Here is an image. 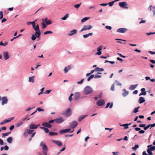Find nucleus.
Wrapping results in <instances>:
<instances>
[{"label": "nucleus", "mask_w": 155, "mask_h": 155, "mask_svg": "<svg viewBox=\"0 0 155 155\" xmlns=\"http://www.w3.org/2000/svg\"><path fill=\"white\" fill-rule=\"evenodd\" d=\"M40 145L42 147L43 153L45 155H48L47 152L48 151V148L45 144L41 142L40 143Z\"/></svg>", "instance_id": "nucleus-1"}, {"label": "nucleus", "mask_w": 155, "mask_h": 155, "mask_svg": "<svg viewBox=\"0 0 155 155\" xmlns=\"http://www.w3.org/2000/svg\"><path fill=\"white\" fill-rule=\"evenodd\" d=\"M93 91L92 88L89 86H87L84 88L83 93L84 94L87 95L91 93Z\"/></svg>", "instance_id": "nucleus-2"}, {"label": "nucleus", "mask_w": 155, "mask_h": 155, "mask_svg": "<svg viewBox=\"0 0 155 155\" xmlns=\"http://www.w3.org/2000/svg\"><path fill=\"white\" fill-rule=\"evenodd\" d=\"M35 31V34L37 38H39L41 35V32L39 28V25L38 24L36 25V26L33 28Z\"/></svg>", "instance_id": "nucleus-3"}, {"label": "nucleus", "mask_w": 155, "mask_h": 155, "mask_svg": "<svg viewBox=\"0 0 155 155\" xmlns=\"http://www.w3.org/2000/svg\"><path fill=\"white\" fill-rule=\"evenodd\" d=\"M71 109L68 108L67 110L63 113V115L66 117H69L71 115Z\"/></svg>", "instance_id": "nucleus-4"}, {"label": "nucleus", "mask_w": 155, "mask_h": 155, "mask_svg": "<svg viewBox=\"0 0 155 155\" xmlns=\"http://www.w3.org/2000/svg\"><path fill=\"white\" fill-rule=\"evenodd\" d=\"M93 27L91 25H84L83 28L80 30V32H81L84 31L86 30H88L91 29Z\"/></svg>", "instance_id": "nucleus-5"}, {"label": "nucleus", "mask_w": 155, "mask_h": 155, "mask_svg": "<svg viewBox=\"0 0 155 155\" xmlns=\"http://www.w3.org/2000/svg\"><path fill=\"white\" fill-rule=\"evenodd\" d=\"M119 5L121 8H128V7L126 6L128 5L126 2H119Z\"/></svg>", "instance_id": "nucleus-6"}, {"label": "nucleus", "mask_w": 155, "mask_h": 155, "mask_svg": "<svg viewBox=\"0 0 155 155\" xmlns=\"http://www.w3.org/2000/svg\"><path fill=\"white\" fill-rule=\"evenodd\" d=\"M105 104L104 100L101 99L98 100L97 102V104L98 106H102Z\"/></svg>", "instance_id": "nucleus-7"}, {"label": "nucleus", "mask_w": 155, "mask_h": 155, "mask_svg": "<svg viewBox=\"0 0 155 155\" xmlns=\"http://www.w3.org/2000/svg\"><path fill=\"white\" fill-rule=\"evenodd\" d=\"M127 30V29L125 28H121L117 30V32L121 33H124Z\"/></svg>", "instance_id": "nucleus-8"}, {"label": "nucleus", "mask_w": 155, "mask_h": 155, "mask_svg": "<svg viewBox=\"0 0 155 155\" xmlns=\"http://www.w3.org/2000/svg\"><path fill=\"white\" fill-rule=\"evenodd\" d=\"M1 100H2V104L3 105L4 104H7L8 101L7 99V97H3L1 98Z\"/></svg>", "instance_id": "nucleus-9"}, {"label": "nucleus", "mask_w": 155, "mask_h": 155, "mask_svg": "<svg viewBox=\"0 0 155 155\" xmlns=\"http://www.w3.org/2000/svg\"><path fill=\"white\" fill-rule=\"evenodd\" d=\"M148 9L151 12L152 10V12H153V15H155V7L153 6L152 5H150L149 7L148 8Z\"/></svg>", "instance_id": "nucleus-10"}, {"label": "nucleus", "mask_w": 155, "mask_h": 155, "mask_svg": "<svg viewBox=\"0 0 155 155\" xmlns=\"http://www.w3.org/2000/svg\"><path fill=\"white\" fill-rule=\"evenodd\" d=\"M42 125L48 128H51L52 127V125L49 124L48 122H44L42 124Z\"/></svg>", "instance_id": "nucleus-11"}, {"label": "nucleus", "mask_w": 155, "mask_h": 155, "mask_svg": "<svg viewBox=\"0 0 155 155\" xmlns=\"http://www.w3.org/2000/svg\"><path fill=\"white\" fill-rule=\"evenodd\" d=\"M102 49V46H99L97 48V51H98L96 53V54L98 55H100L101 54L102 52L101 50Z\"/></svg>", "instance_id": "nucleus-12"}, {"label": "nucleus", "mask_w": 155, "mask_h": 155, "mask_svg": "<svg viewBox=\"0 0 155 155\" xmlns=\"http://www.w3.org/2000/svg\"><path fill=\"white\" fill-rule=\"evenodd\" d=\"M78 125V123L77 122L75 121H72L70 126V127L72 128H74L76 127Z\"/></svg>", "instance_id": "nucleus-13"}, {"label": "nucleus", "mask_w": 155, "mask_h": 155, "mask_svg": "<svg viewBox=\"0 0 155 155\" xmlns=\"http://www.w3.org/2000/svg\"><path fill=\"white\" fill-rule=\"evenodd\" d=\"M80 97V94L79 92H77L75 93L74 96V100H77Z\"/></svg>", "instance_id": "nucleus-14"}, {"label": "nucleus", "mask_w": 155, "mask_h": 155, "mask_svg": "<svg viewBox=\"0 0 155 155\" xmlns=\"http://www.w3.org/2000/svg\"><path fill=\"white\" fill-rule=\"evenodd\" d=\"M71 130V129H66L61 130L59 131V133L61 134H63L69 132Z\"/></svg>", "instance_id": "nucleus-15"}, {"label": "nucleus", "mask_w": 155, "mask_h": 155, "mask_svg": "<svg viewBox=\"0 0 155 155\" xmlns=\"http://www.w3.org/2000/svg\"><path fill=\"white\" fill-rule=\"evenodd\" d=\"M64 121L62 117H60L59 118L55 119V122L57 123H61Z\"/></svg>", "instance_id": "nucleus-16"}, {"label": "nucleus", "mask_w": 155, "mask_h": 155, "mask_svg": "<svg viewBox=\"0 0 155 155\" xmlns=\"http://www.w3.org/2000/svg\"><path fill=\"white\" fill-rule=\"evenodd\" d=\"M77 32V30L75 29H74L70 31L69 33L68 34V35L69 36H72V35L76 34Z\"/></svg>", "instance_id": "nucleus-17"}, {"label": "nucleus", "mask_w": 155, "mask_h": 155, "mask_svg": "<svg viewBox=\"0 0 155 155\" xmlns=\"http://www.w3.org/2000/svg\"><path fill=\"white\" fill-rule=\"evenodd\" d=\"M3 55L5 60H6L8 59L9 58L8 53L7 52H5L3 53Z\"/></svg>", "instance_id": "nucleus-18"}, {"label": "nucleus", "mask_w": 155, "mask_h": 155, "mask_svg": "<svg viewBox=\"0 0 155 155\" xmlns=\"http://www.w3.org/2000/svg\"><path fill=\"white\" fill-rule=\"evenodd\" d=\"M71 69V67L70 65H68L67 67H65L64 70V72L65 73L68 72L69 70Z\"/></svg>", "instance_id": "nucleus-19"}, {"label": "nucleus", "mask_w": 155, "mask_h": 155, "mask_svg": "<svg viewBox=\"0 0 155 155\" xmlns=\"http://www.w3.org/2000/svg\"><path fill=\"white\" fill-rule=\"evenodd\" d=\"M137 84L135 85H131L129 87V89L130 90H134L137 87Z\"/></svg>", "instance_id": "nucleus-20"}, {"label": "nucleus", "mask_w": 155, "mask_h": 155, "mask_svg": "<svg viewBox=\"0 0 155 155\" xmlns=\"http://www.w3.org/2000/svg\"><path fill=\"white\" fill-rule=\"evenodd\" d=\"M52 141L58 146H61L62 145V143L60 141L54 140H53Z\"/></svg>", "instance_id": "nucleus-21"}, {"label": "nucleus", "mask_w": 155, "mask_h": 155, "mask_svg": "<svg viewBox=\"0 0 155 155\" xmlns=\"http://www.w3.org/2000/svg\"><path fill=\"white\" fill-rule=\"evenodd\" d=\"M30 129H35L37 128L36 126L34 124H31L29 126Z\"/></svg>", "instance_id": "nucleus-22"}, {"label": "nucleus", "mask_w": 155, "mask_h": 155, "mask_svg": "<svg viewBox=\"0 0 155 155\" xmlns=\"http://www.w3.org/2000/svg\"><path fill=\"white\" fill-rule=\"evenodd\" d=\"M145 101L144 98L142 97H140L139 100V102L140 104H141Z\"/></svg>", "instance_id": "nucleus-23"}, {"label": "nucleus", "mask_w": 155, "mask_h": 155, "mask_svg": "<svg viewBox=\"0 0 155 155\" xmlns=\"http://www.w3.org/2000/svg\"><path fill=\"white\" fill-rule=\"evenodd\" d=\"M92 35H93V34L92 33H89L88 34H86V35H83V37L84 38H87L89 36H91Z\"/></svg>", "instance_id": "nucleus-24"}, {"label": "nucleus", "mask_w": 155, "mask_h": 155, "mask_svg": "<svg viewBox=\"0 0 155 155\" xmlns=\"http://www.w3.org/2000/svg\"><path fill=\"white\" fill-rule=\"evenodd\" d=\"M151 151H152L149 148L147 149V151L148 153V154L146 153V155H152L153 153Z\"/></svg>", "instance_id": "nucleus-25"}, {"label": "nucleus", "mask_w": 155, "mask_h": 155, "mask_svg": "<svg viewBox=\"0 0 155 155\" xmlns=\"http://www.w3.org/2000/svg\"><path fill=\"white\" fill-rule=\"evenodd\" d=\"M34 76H33L31 77H30L29 78V81L30 82H31L32 83H34Z\"/></svg>", "instance_id": "nucleus-26"}, {"label": "nucleus", "mask_w": 155, "mask_h": 155, "mask_svg": "<svg viewBox=\"0 0 155 155\" xmlns=\"http://www.w3.org/2000/svg\"><path fill=\"white\" fill-rule=\"evenodd\" d=\"M57 133L54 132L50 131L49 132V134L50 136H53L57 135Z\"/></svg>", "instance_id": "nucleus-27"}, {"label": "nucleus", "mask_w": 155, "mask_h": 155, "mask_svg": "<svg viewBox=\"0 0 155 155\" xmlns=\"http://www.w3.org/2000/svg\"><path fill=\"white\" fill-rule=\"evenodd\" d=\"M40 128L41 129L44 130L46 133H48L49 132V130L47 128L44 127H41Z\"/></svg>", "instance_id": "nucleus-28"}, {"label": "nucleus", "mask_w": 155, "mask_h": 155, "mask_svg": "<svg viewBox=\"0 0 155 155\" xmlns=\"http://www.w3.org/2000/svg\"><path fill=\"white\" fill-rule=\"evenodd\" d=\"M123 91H124L125 92L122 94V95L124 97H126L128 94L129 92L128 91H126L125 89H123Z\"/></svg>", "instance_id": "nucleus-29"}, {"label": "nucleus", "mask_w": 155, "mask_h": 155, "mask_svg": "<svg viewBox=\"0 0 155 155\" xmlns=\"http://www.w3.org/2000/svg\"><path fill=\"white\" fill-rule=\"evenodd\" d=\"M155 126V123H154L153 124H150L148 125H147V126H146V130H147V129L149 128L150 127H153Z\"/></svg>", "instance_id": "nucleus-30"}, {"label": "nucleus", "mask_w": 155, "mask_h": 155, "mask_svg": "<svg viewBox=\"0 0 155 155\" xmlns=\"http://www.w3.org/2000/svg\"><path fill=\"white\" fill-rule=\"evenodd\" d=\"M152 145H149L147 146V147L149 149H150V150H151V151H153L154 150H155V146H153L151 147L150 148H149V147H150L152 146Z\"/></svg>", "instance_id": "nucleus-31"}, {"label": "nucleus", "mask_w": 155, "mask_h": 155, "mask_svg": "<svg viewBox=\"0 0 155 155\" xmlns=\"http://www.w3.org/2000/svg\"><path fill=\"white\" fill-rule=\"evenodd\" d=\"M95 70H96V71H103L104 69L103 68H100L98 67H96L95 68Z\"/></svg>", "instance_id": "nucleus-32"}, {"label": "nucleus", "mask_w": 155, "mask_h": 155, "mask_svg": "<svg viewBox=\"0 0 155 155\" xmlns=\"http://www.w3.org/2000/svg\"><path fill=\"white\" fill-rule=\"evenodd\" d=\"M131 124V123L130 124H124L121 126H122L124 127V129H127L128 128V125H130Z\"/></svg>", "instance_id": "nucleus-33"}, {"label": "nucleus", "mask_w": 155, "mask_h": 155, "mask_svg": "<svg viewBox=\"0 0 155 155\" xmlns=\"http://www.w3.org/2000/svg\"><path fill=\"white\" fill-rule=\"evenodd\" d=\"M12 141V137H8L7 139V141L9 143H11Z\"/></svg>", "instance_id": "nucleus-34"}, {"label": "nucleus", "mask_w": 155, "mask_h": 155, "mask_svg": "<svg viewBox=\"0 0 155 155\" xmlns=\"http://www.w3.org/2000/svg\"><path fill=\"white\" fill-rule=\"evenodd\" d=\"M86 116V115H82L79 118V121L80 122Z\"/></svg>", "instance_id": "nucleus-35"}, {"label": "nucleus", "mask_w": 155, "mask_h": 155, "mask_svg": "<svg viewBox=\"0 0 155 155\" xmlns=\"http://www.w3.org/2000/svg\"><path fill=\"white\" fill-rule=\"evenodd\" d=\"M25 130L27 132L28 134H32L34 131V130H31L30 129H27Z\"/></svg>", "instance_id": "nucleus-36"}, {"label": "nucleus", "mask_w": 155, "mask_h": 155, "mask_svg": "<svg viewBox=\"0 0 155 155\" xmlns=\"http://www.w3.org/2000/svg\"><path fill=\"white\" fill-rule=\"evenodd\" d=\"M68 14H66L65 16H64L63 17L61 18V19L62 20H66L67 18L68 17Z\"/></svg>", "instance_id": "nucleus-37"}, {"label": "nucleus", "mask_w": 155, "mask_h": 155, "mask_svg": "<svg viewBox=\"0 0 155 155\" xmlns=\"http://www.w3.org/2000/svg\"><path fill=\"white\" fill-rule=\"evenodd\" d=\"M139 147V145L138 144H136L134 147H132V149L134 150H135Z\"/></svg>", "instance_id": "nucleus-38"}, {"label": "nucleus", "mask_w": 155, "mask_h": 155, "mask_svg": "<svg viewBox=\"0 0 155 155\" xmlns=\"http://www.w3.org/2000/svg\"><path fill=\"white\" fill-rule=\"evenodd\" d=\"M89 18L85 17L81 19V22H84L85 21H86Z\"/></svg>", "instance_id": "nucleus-39"}, {"label": "nucleus", "mask_w": 155, "mask_h": 155, "mask_svg": "<svg viewBox=\"0 0 155 155\" xmlns=\"http://www.w3.org/2000/svg\"><path fill=\"white\" fill-rule=\"evenodd\" d=\"M94 76V75L93 74L91 75L89 77L87 78V81H88L90 80L91 79H92Z\"/></svg>", "instance_id": "nucleus-40"}, {"label": "nucleus", "mask_w": 155, "mask_h": 155, "mask_svg": "<svg viewBox=\"0 0 155 155\" xmlns=\"http://www.w3.org/2000/svg\"><path fill=\"white\" fill-rule=\"evenodd\" d=\"M36 37H37L35 35H35H32L31 39L32 40L34 41L35 40Z\"/></svg>", "instance_id": "nucleus-41"}, {"label": "nucleus", "mask_w": 155, "mask_h": 155, "mask_svg": "<svg viewBox=\"0 0 155 155\" xmlns=\"http://www.w3.org/2000/svg\"><path fill=\"white\" fill-rule=\"evenodd\" d=\"M74 95V94H70V95L69 96L68 98V100L69 101H71L72 100V97Z\"/></svg>", "instance_id": "nucleus-42"}, {"label": "nucleus", "mask_w": 155, "mask_h": 155, "mask_svg": "<svg viewBox=\"0 0 155 155\" xmlns=\"http://www.w3.org/2000/svg\"><path fill=\"white\" fill-rule=\"evenodd\" d=\"M81 3L79 4H76L74 5V7L76 8H78L80 6Z\"/></svg>", "instance_id": "nucleus-43"}, {"label": "nucleus", "mask_w": 155, "mask_h": 155, "mask_svg": "<svg viewBox=\"0 0 155 155\" xmlns=\"http://www.w3.org/2000/svg\"><path fill=\"white\" fill-rule=\"evenodd\" d=\"M23 124V122L20 121V122H19L18 123L16 124V125L17 127H18L20 126L21 125Z\"/></svg>", "instance_id": "nucleus-44"}, {"label": "nucleus", "mask_w": 155, "mask_h": 155, "mask_svg": "<svg viewBox=\"0 0 155 155\" xmlns=\"http://www.w3.org/2000/svg\"><path fill=\"white\" fill-rule=\"evenodd\" d=\"M140 107H136L134 109V113H136L138 111V110Z\"/></svg>", "instance_id": "nucleus-45"}, {"label": "nucleus", "mask_w": 155, "mask_h": 155, "mask_svg": "<svg viewBox=\"0 0 155 155\" xmlns=\"http://www.w3.org/2000/svg\"><path fill=\"white\" fill-rule=\"evenodd\" d=\"M52 32L51 31H47L44 32V35H47L48 34H52Z\"/></svg>", "instance_id": "nucleus-46"}, {"label": "nucleus", "mask_w": 155, "mask_h": 155, "mask_svg": "<svg viewBox=\"0 0 155 155\" xmlns=\"http://www.w3.org/2000/svg\"><path fill=\"white\" fill-rule=\"evenodd\" d=\"M114 3V1H113L112 2H109L108 3V4L111 7V6H112L113 5Z\"/></svg>", "instance_id": "nucleus-47"}, {"label": "nucleus", "mask_w": 155, "mask_h": 155, "mask_svg": "<svg viewBox=\"0 0 155 155\" xmlns=\"http://www.w3.org/2000/svg\"><path fill=\"white\" fill-rule=\"evenodd\" d=\"M36 20H35V21H33L31 22V24L32 25V26L33 28H34L35 26V22L36 21Z\"/></svg>", "instance_id": "nucleus-48"}, {"label": "nucleus", "mask_w": 155, "mask_h": 155, "mask_svg": "<svg viewBox=\"0 0 155 155\" xmlns=\"http://www.w3.org/2000/svg\"><path fill=\"white\" fill-rule=\"evenodd\" d=\"M42 28L43 29L47 27V25L45 23H42Z\"/></svg>", "instance_id": "nucleus-49"}, {"label": "nucleus", "mask_w": 155, "mask_h": 155, "mask_svg": "<svg viewBox=\"0 0 155 155\" xmlns=\"http://www.w3.org/2000/svg\"><path fill=\"white\" fill-rule=\"evenodd\" d=\"M46 23L47 25H50L51 24L52 22L50 20H49L48 21H47Z\"/></svg>", "instance_id": "nucleus-50"}, {"label": "nucleus", "mask_w": 155, "mask_h": 155, "mask_svg": "<svg viewBox=\"0 0 155 155\" xmlns=\"http://www.w3.org/2000/svg\"><path fill=\"white\" fill-rule=\"evenodd\" d=\"M28 133L25 130V132L23 134V135L25 137H26L28 136Z\"/></svg>", "instance_id": "nucleus-51"}, {"label": "nucleus", "mask_w": 155, "mask_h": 155, "mask_svg": "<svg viewBox=\"0 0 155 155\" xmlns=\"http://www.w3.org/2000/svg\"><path fill=\"white\" fill-rule=\"evenodd\" d=\"M37 110L39 111H43L44 110V109H41L40 107H38Z\"/></svg>", "instance_id": "nucleus-52"}, {"label": "nucleus", "mask_w": 155, "mask_h": 155, "mask_svg": "<svg viewBox=\"0 0 155 155\" xmlns=\"http://www.w3.org/2000/svg\"><path fill=\"white\" fill-rule=\"evenodd\" d=\"M3 18V12L2 11L0 12V19H2Z\"/></svg>", "instance_id": "nucleus-53"}, {"label": "nucleus", "mask_w": 155, "mask_h": 155, "mask_svg": "<svg viewBox=\"0 0 155 155\" xmlns=\"http://www.w3.org/2000/svg\"><path fill=\"white\" fill-rule=\"evenodd\" d=\"M101 77V76L98 74H96L95 76L94 75V78H99Z\"/></svg>", "instance_id": "nucleus-54"}, {"label": "nucleus", "mask_w": 155, "mask_h": 155, "mask_svg": "<svg viewBox=\"0 0 155 155\" xmlns=\"http://www.w3.org/2000/svg\"><path fill=\"white\" fill-rule=\"evenodd\" d=\"M110 89L112 91H114V84H113L111 87Z\"/></svg>", "instance_id": "nucleus-55"}, {"label": "nucleus", "mask_w": 155, "mask_h": 155, "mask_svg": "<svg viewBox=\"0 0 155 155\" xmlns=\"http://www.w3.org/2000/svg\"><path fill=\"white\" fill-rule=\"evenodd\" d=\"M155 34V32H150V33H146V34L148 36H149L151 35H152V34Z\"/></svg>", "instance_id": "nucleus-56"}, {"label": "nucleus", "mask_w": 155, "mask_h": 155, "mask_svg": "<svg viewBox=\"0 0 155 155\" xmlns=\"http://www.w3.org/2000/svg\"><path fill=\"white\" fill-rule=\"evenodd\" d=\"M105 28L107 29H109V30H111L112 28V27L111 26H105Z\"/></svg>", "instance_id": "nucleus-57"}, {"label": "nucleus", "mask_w": 155, "mask_h": 155, "mask_svg": "<svg viewBox=\"0 0 155 155\" xmlns=\"http://www.w3.org/2000/svg\"><path fill=\"white\" fill-rule=\"evenodd\" d=\"M8 134L7 133H3L2 134V137H5V136H8Z\"/></svg>", "instance_id": "nucleus-58"}, {"label": "nucleus", "mask_w": 155, "mask_h": 155, "mask_svg": "<svg viewBox=\"0 0 155 155\" xmlns=\"http://www.w3.org/2000/svg\"><path fill=\"white\" fill-rule=\"evenodd\" d=\"M4 147V149L6 150H8L9 147L7 145L5 146V147Z\"/></svg>", "instance_id": "nucleus-59"}, {"label": "nucleus", "mask_w": 155, "mask_h": 155, "mask_svg": "<svg viewBox=\"0 0 155 155\" xmlns=\"http://www.w3.org/2000/svg\"><path fill=\"white\" fill-rule=\"evenodd\" d=\"M84 80V79H83L80 81L78 82L77 83L79 84H81L83 82Z\"/></svg>", "instance_id": "nucleus-60"}, {"label": "nucleus", "mask_w": 155, "mask_h": 155, "mask_svg": "<svg viewBox=\"0 0 155 155\" xmlns=\"http://www.w3.org/2000/svg\"><path fill=\"white\" fill-rule=\"evenodd\" d=\"M48 18H46L45 19H42V21H43V23H45V22H46Z\"/></svg>", "instance_id": "nucleus-61"}, {"label": "nucleus", "mask_w": 155, "mask_h": 155, "mask_svg": "<svg viewBox=\"0 0 155 155\" xmlns=\"http://www.w3.org/2000/svg\"><path fill=\"white\" fill-rule=\"evenodd\" d=\"M4 142L3 140L0 138V145H2L3 144Z\"/></svg>", "instance_id": "nucleus-62"}, {"label": "nucleus", "mask_w": 155, "mask_h": 155, "mask_svg": "<svg viewBox=\"0 0 155 155\" xmlns=\"http://www.w3.org/2000/svg\"><path fill=\"white\" fill-rule=\"evenodd\" d=\"M6 123V122L5 120L1 122L0 124L1 125H3Z\"/></svg>", "instance_id": "nucleus-63"}, {"label": "nucleus", "mask_w": 155, "mask_h": 155, "mask_svg": "<svg viewBox=\"0 0 155 155\" xmlns=\"http://www.w3.org/2000/svg\"><path fill=\"white\" fill-rule=\"evenodd\" d=\"M51 90H49L46 91L45 92V94H48L50 93L51 92Z\"/></svg>", "instance_id": "nucleus-64"}]
</instances>
